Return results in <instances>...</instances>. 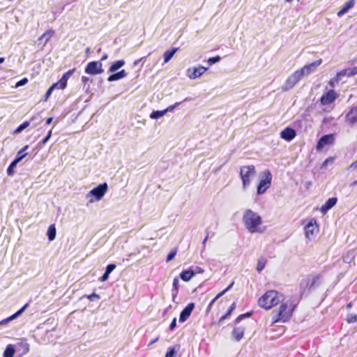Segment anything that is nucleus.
I'll return each mask as SVG.
<instances>
[{
    "mask_svg": "<svg viewBox=\"0 0 357 357\" xmlns=\"http://www.w3.org/2000/svg\"><path fill=\"white\" fill-rule=\"evenodd\" d=\"M243 222L246 229L252 234H261L266 229V227L263 226V220L261 215L252 209H246L243 212Z\"/></svg>",
    "mask_w": 357,
    "mask_h": 357,
    "instance_id": "f257e3e1",
    "label": "nucleus"
},
{
    "mask_svg": "<svg viewBox=\"0 0 357 357\" xmlns=\"http://www.w3.org/2000/svg\"><path fill=\"white\" fill-rule=\"evenodd\" d=\"M284 296L275 290L267 291L258 300V305L266 310H269L282 302Z\"/></svg>",
    "mask_w": 357,
    "mask_h": 357,
    "instance_id": "f03ea898",
    "label": "nucleus"
},
{
    "mask_svg": "<svg viewBox=\"0 0 357 357\" xmlns=\"http://www.w3.org/2000/svg\"><path fill=\"white\" fill-rule=\"evenodd\" d=\"M255 174L256 169L254 165H245L240 168V176L242 180V188L244 191L248 189Z\"/></svg>",
    "mask_w": 357,
    "mask_h": 357,
    "instance_id": "7ed1b4c3",
    "label": "nucleus"
},
{
    "mask_svg": "<svg viewBox=\"0 0 357 357\" xmlns=\"http://www.w3.org/2000/svg\"><path fill=\"white\" fill-rule=\"evenodd\" d=\"M272 174L269 170H265L259 173V183L257 188V194L263 195L271 187Z\"/></svg>",
    "mask_w": 357,
    "mask_h": 357,
    "instance_id": "20e7f679",
    "label": "nucleus"
},
{
    "mask_svg": "<svg viewBox=\"0 0 357 357\" xmlns=\"http://www.w3.org/2000/svg\"><path fill=\"white\" fill-rule=\"evenodd\" d=\"M108 190V186L106 183L98 185L97 187L93 188L86 195V198L89 199L90 203L100 201L106 194Z\"/></svg>",
    "mask_w": 357,
    "mask_h": 357,
    "instance_id": "39448f33",
    "label": "nucleus"
},
{
    "mask_svg": "<svg viewBox=\"0 0 357 357\" xmlns=\"http://www.w3.org/2000/svg\"><path fill=\"white\" fill-rule=\"evenodd\" d=\"M319 229L315 219H311L305 227V235L306 238L311 241L315 238Z\"/></svg>",
    "mask_w": 357,
    "mask_h": 357,
    "instance_id": "423d86ee",
    "label": "nucleus"
},
{
    "mask_svg": "<svg viewBox=\"0 0 357 357\" xmlns=\"http://www.w3.org/2000/svg\"><path fill=\"white\" fill-rule=\"evenodd\" d=\"M335 137L334 134H329L322 136L317 142L316 149L318 151H322L325 147L331 146L335 143Z\"/></svg>",
    "mask_w": 357,
    "mask_h": 357,
    "instance_id": "0eeeda50",
    "label": "nucleus"
},
{
    "mask_svg": "<svg viewBox=\"0 0 357 357\" xmlns=\"http://www.w3.org/2000/svg\"><path fill=\"white\" fill-rule=\"evenodd\" d=\"M207 70L208 68L204 67L202 66H199L197 67H190L187 69L186 75L190 79H195L204 75Z\"/></svg>",
    "mask_w": 357,
    "mask_h": 357,
    "instance_id": "6e6552de",
    "label": "nucleus"
},
{
    "mask_svg": "<svg viewBox=\"0 0 357 357\" xmlns=\"http://www.w3.org/2000/svg\"><path fill=\"white\" fill-rule=\"evenodd\" d=\"M102 72V65L100 61H91L85 68V73L92 75H98Z\"/></svg>",
    "mask_w": 357,
    "mask_h": 357,
    "instance_id": "1a4fd4ad",
    "label": "nucleus"
},
{
    "mask_svg": "<svg viewBox=\"0 0 357 357\" xmlns=\"http://www.w3.org/2000/svg\"><path fill=\"white\" fill-rule=\"evenodd\" d=\"M303 77L301 73L298 70L295 71L293 74L289 75L286 80L285 86L283 87L284 91H287L294 87Z\"/></svg>",
    "mask_w": 357,
    "mask_h": 357,
    "instance_id": "9d476101",
    "label": "nucleus"
},
{
    "mask_svg": "<svg viewBox=\"0 0 357 357\" xmlns=\"http://www.w3.org/2000/svg\"><path fill=\"white\" fill-rule=\"evenodd\" d=\"M322 63V59H319L314 62L310 64L305 65L302 68L299 69L298 71L301 73L303 77L307 76L311 73H314L317 68Z\"/></svg>",
    "mask_w": 357,
    "mask_h": 357,
    "instance_id": "9b49d317",
    "label": "nucleus"
},
{
    "mask_svg": "<svg viewBox=\"0 0 357 357\" xmlns=\"http://www.w3.org/2000/svg\"><path fill=\"white\" fill-rule=\"evenodd\" d=\"M345 123L349 126L357 124V105L350 107L344 117Z\"/></svg>",
    "mask_w": 357,
    "mask_h": 357,
    "instance_id": "f8f14e48",
    "label": "nucleus"
},
{
    "mask_svg": "<svg viewBox=\"0 0 357 357\" xmlns=\"http://www.w3.org/2000/svg\"><path fill=\"white\" fill-rule=\"evenodd\" d=\"M319 280L320 277L319 275H310L302 280L301 285L310 289L317 284Z\"/></svg>",
    "mask_w": 357,
    "mask_h": 357,
    "instance_id": "ddd939ff",
    "label": "nucleus"
},
{
    "mask_svg": "<svg viewBox=\"0 0 357 357\" xmlns=\"http://www.w3.org/2000/svg\"><path fill=\"white\" fill-rule=\"evenodd\" d=\"M337 96V93L334 90H329L326 93L321 96V103L323 105H328L333 102L336 99Z\"/></svg>",
    "mask_w": 357,
    "mask_h": 357,
    "instance_id": "4468645a",
    "label": "nucleus"
},
{
    "mask_svg": "<svg viewBox=\"0 0 357 357\" xmlns=\"http://www.w3.org/2000/svg\"><path fill=\"white\" fill-rule=\"evenodd\" d=\"M282 304L279 308L278 311V319H284L289 318L291 314L292 309H289L287 310L288 305L287 303L281 302Z\"/></svg>",
    "mask_w": 357,
    "mask_h": 357,
    "instance_id": "2eb2a0df",
    "label": "nucleus"
},
{
    "mask_svg": "<svg viewBox=\"0 0 357 357\" xmlns=\"http://www.w3.org/2000/svg\"><path fill=\"white\" fill-rule=\"evenodd\" d=\"M194 307L195 304L193 303H189L181 312L179 317V321L184 322L190 317Z\"/></svg>",
    "mask_w": 357,
    "mask_h": 357,
    "instance_id": "dca6fc26",
    "label": "nucleus"
},
{
    "mask_svg": "<svg viewBox=\"0 0 357 357\" xmlns=\"http://www.w3.org/2000/svg\"><path fill=\"white\" fill-rule=\"evenodd\" d=\"M295 130L290 128H286L280 133V137L287 141L292 140L295 137Z\"/></svg>",
    "mask_w": 357,
    "mask_h": 357,
    "instance_id": "f3484780",
    "label": "nucleus"
},
{
    "mask_svg": "<svg viewBox=\"0 0 357 357\" xmlns=\"http://www.w3.org/2000/svg\"><path fill=\"white\" fill-rule=\"evenodd\" d=\"M337 199L335 197L328 199L326 203L321 206V211L326 213L328 210L333 208L337 203Z\"/></svg>",
    "mask_w": 357,
    "mask_h": 357,
    "instance_id": "a211bd4d",
    "label": "nucleus"
},
{
    "mask_svg": "<svg viewBox=\"0 0 357 357\" xmlns=\"http://www.w3.org/2000/svg\"><path fill=\"white\" fill-rule=\"evenodd\" d=\"M355 1L354 0H349L347 1L341 10L337 13V15L338 17L343 16L345 13H347L349 9L352 8L354 6Z\"/></svg>",
    "mask_w": 357,
    "mask_h": 357,
    "instance_id": "6ab92c4d",
    "label": "nucleus"
},
{
    "mask_svg": "<svg viewBox=\"0 0 357 357\" xmlns=\"http://www.w3.org/2000/svg\"><path fill=\"white\" fill-rule=\"evenodd\" d=\"M245 328L242 326L236 327L232 331V335L235 340L239 341L244 335Z\"/></svg>",
    "mask_w": 357,
    "mask_h": 357,
    "instance_id": "aec40b11",
    "label": "nucleus"
},
{
    "mask_svg": "<svg viewBox=\"0 0 357 357\" xmlns=\"http://www.w3.org/2000/svg\"><path fill=\"white\" fill-rule=\"evenodd\" d=\"M27 305H28V304H26L20 310H19L16 313H15L12 316H10V317H9L3 319V320H2L0 322V324H6L8 321H10L14 320L15 319H16L17 317H19L24 311V310L26 308Z\"/></svg>",
    "mask_w": 357,
    "mask_h": 357,
    "instance_id": "412c9836",
    "label": "nucleus"
},
{
    "mask_svg": "<svg viewBox=\"0 0 357 357\" xmlns=\"http://www.w3.org/2000/svg\"><path fill=\"white\" fill-rule=\"evenodd\" d=\"M126 76H127V73L126 72L125 70H121L119 73H116L115 74H113V75H110L108 77L107 80L109 82H114V81L119 80V79H121L122 78H124Z\"/></svg>",
    "mask_w": 357,
    "mask_h": 357,
    "instance_id": "4be33fe9",
    "label": "nucleus"
},
{
    "mask_svg": "<svg viewBox=\"0 0 357 357\" xmlns=\"http://www.w3.org/2000/svg\"><path fill=\"white\" fill-rule=\"evenodd\" d=\"M195 275V272L191 270L183 271L180 274V278L185 282H188Z\"/></svg>",
    "mask_w": 357,
    "mask_h": 357,
    "instance_id": "5701e85b",
    "label": "nucleus"
},
{
    "mask_svg": "<svg viewBox=\"0 0 357 357\" xmlns=\"http://www.w3.org/2000/svg\"><path fill=\"white\" fill-rule=\"evenodd\" d=\"M28 148L29 146L26 145L21 150H20L17 152L16 158L14 160L19 163L27 155L26 151L28 149Z\"/></svg>",
    "mask_w": 357,
    "mask_h": 357,
    "instance_id": "b1692460",
    "label": "nucleus"
},
{
    "mask_svg": "<svg viewBox=\"0 0 357 357\" xmlns=\"http://www.w3.org/2000/svg\"><path fill=\"white\" fill-rule=\"evenodd\" d=\"M15 353V349L14 346L13 344H8L3 352V357H13Z\"/></svg>",
    "mask_w": 357,
    "mask_h": 357,
    "instance_id": "393cba45",
    "label": "nucleus"
},
{
    "mask_svg": "<svg viewBox=\"0 0 357 357\" xmlns=\"http://www.w3.org/2000/svg\"><path fill=\"white\" fill-rule=\"evenodd\" d=\"M125 65L123 60H119L112 63L109 68L110 72H115Z\"/></svg>",
    "mask_w": 357,
    "mask_h": 357,
    "instance_id": "a878e982",
    "label": "nucleus"
},
{
    "mask_svg": "<svg viewBox=\"0 0 357 357\" xmlns=\"http://www.w3.org/2000/svg\"><path fill=\"white\" fill-rule=\"evenodd\" d=\"M267 259L264 257H260L258 259L257 265L256 269L257 271L261 272L266 266Z\"/></svg>",
    "mask_w": 357,
    "mask_h": 357,
    "instance_id": "bb28decb",
    "label": "nucleus"
},
{
    "mask_svg": "<svg viewBox=\"0 0 357 357\" xmlns=\"http://www.w3.org/2000/svg\"><path fill=\"white\" fill-rule=\"evenodd\" d=\"M47 235L50 241H53L56 236V228L54 225H51L47 229Z\"/></svg>",
    "mask_w": 357,
    "mask_h": 357,
    "instance_id": "cd10ccee",
    "label": "nucleus"
},
{
    "mask_svg": "<svg viewBox=\"0 0 357 357\" xmlns=\"http://www.w3.org/2000/svg\"><path fill=\"white\" fill-rule=\"evenodd\" d=\"M177 51L176 48H174L172 51H166L164 53V61L165 63H167L170 61V59L173 57L176 52Z\"/></svg>",
    "mask_w": 357,
    "mask_h": 357,
    "instance_id": "c85d7f7f",
    "label": "nucleus"
},
{
    "mask_svg": "<svg viewBox=\"0 0 357 357\" xmlns=\"http://www.w3.org/2000/svg\"><path fill=\"white\" fill-rule=\"evenodd\" d=\"M356 252L354 250L349 251L344 257V261L346 263H351V261L355 259Z\"/></svg>",
    "mask_w": 357,
    "mask_h": 357,
    "instance_id": "c756f323",
    "label": "nucleus"
},
{
    "mask_svg": "<svg viewBox=\"0 0 357 357\" xmlns=\"http://www.w3.org/2000/svg\"><path fill=\"white\" fill-rule=\"evenodd\" d=\"M165 114V112L164 110L162 111H154L150 114V118L152 119H157Z\"/></svg>",
    "mask_w": 357,
    "mask_h": 357,
    "instance_id": "7c9ffc66",
    "label": "nucleus"
},
{
    "mask_svg": "<svg viewBox=\"0 0 357 357\" xmlns=\"http://www.w3.org/2000/svg\"><path fill=\"white\" fill-rule=\"evenodd\" d=\"M179 287V280L177 278H175L173 280V300H174V298L176 297V295L177 294L178 289Z\"/></svg>",
    "mask_w": 357,
    "mask_h": 357,
    "instance_id": "2f4dec72",
    "label": "nucleus"
},
{
    "mask_svg": "<svg viewBox=\"0 0 357 357\" xmlns=\"http://www.w3.org/2000/svg\"><path fill=\"white\" fill-rule=\"evenodd\" d=\"M53 32L48 31L44 33L39 38L38 40L42 41L43 39L45 40V43H46L50 38L52 36Z\"/></svg>",
    "mask_w": 357,
    "mask_h": 357,
    "instance_id": "473e14b6",
    "label": "nucleus"
},
{
    "mask_svg": "<svg viewBox=\"0 0 357 357\" xmlns=\"http://www.w3.org/2000/svg\"><path fill=\"white\" fill-rule=\"evenodd\" d=\"M29 123L28 121L24 122L15 130H14L13 134L17 135V134L20 133L22 130H24L25 128L29 127Z\"/></svg>",
    "mask_w": 357,
    "mask_h": 357,
    "instance_id": "72a5a7b5",
    "label": "nucleus"
},
{
    "mask_svg": "<svg viewBox=\"0 0 357 357\" xmlns=\"http://www.w3.org/2000/svg\"><path fill=\"white\" fill-rule=\"evenodd\" d=\"M342 79V78L338 76L337 73L336 74V75L331 78V80L329 81L328 82V84L331 86V87H334L335 86V84H338V82Z\"/></svg>",
    "mask_w": 357,
    "mask_h": 357,
    "instance_id": "f704fd0d",
    "label": "nucleus"
},
{
    "mask_svg": "<svg viewBox=\"0 0 357 357\" xmlns=\"http://www.w3.org/2000/svg\"><path fill=\"white\" fill-rule=\"evenodd\" d=\"M17 164L18 163L15 160H13L9 165L7 169V173L9 176H13L14 174V168L16 167Z\"/></svg>",
    "mask_w": 357,
    "mask_h": 357,
    "instance_id": "c9c22d12",
    "label": "nucleus"
},
{
    "mask_svg": "<svg viewBox=\"0 0 357 357\" xmlns=\"http://www.w3.org/2000/svg\"><path fill=\"white\" fill-rule=\"evenodd\" d=\"M66 84L60 79L58 82L54 84L52 86L54 89H64L66 87Z\"/></svg>",
    "mask_w": 357,
    "mask_h": 357,
    "instance_id": "e433bc0d",
    "label": "nucleus"
},
{
    "mask_svg": "<svg viewBox=\"0 0 357 357\" xmlns=\"http://www.w3.org/2000/svg\"><path fill=\"white\" fill-rule=\"evenodd\" d=\"M337 73L341 78L343 77H351L349 68L342 70Z\"/></svg>",
    "mask_w": 357,
    "mask_h": 357,
    "instance_id": "4c0bfd02",
    "label": "nucleus"
},
{
    "mask_svg": "<svg viewBox=\"0 0 357 357\" xmlns=\"http://www.w3.org/2000/svg\"><path fill=\"white\" fill-rule=\"evenodd\" d=\"M176 354V350L175 347L169 348L168 351L167 352L165 357H175Z\"/></svg>",
    "mask_w": 357,
    "mask_h": 357,
    "instance_id": "58836bf2",
    "label": "nucleus"
},
{
    "mask_svg": "<svg viewBox=\"0 0 357 357\" xmlns=\"http://www.w3.org/2000/svg\"><path fill=\"white\" fill-rule=\"evenodd\" d=\"M221 59L220 56H214V57H211L208 59L207 62L210 64V65H212L213 63H215L218 61H220Z\"/></svg>",
    "mask_w": 357,
    "mask_h": 357,
    "instance_id": "ea45409f",
    "label": "nucleus"
},
{
    "mask_svg": "<svg viewBox=\"0 0 357 357\" xmlns=\"http://www.w3.org/2000/svg\"><path fill=\"white\" fill-rule=\"evenodd\" d=\"M235 307H236L235 303H232L228 312L220 318V321L225 319L231 313V312L235 309Z\"/></svg>",
    "mask_w": 357,
    "mask_h": 357,
    "instance_id": "a19ab883",
    "label": "nucleus"
},
{
    "mask_svg": "<svg viewBox=\"0 0 357 357\" xmlns=\"http://www.w3.org/2000/svg\"><path fill=\"white\" fill-rule=\"evenodd\" d=\"M357 317L356 314H350L347 316V321L348 323H354L356 321Z\"/></svg>",
    "mask_w": 357,
    "mask_h": 357,
    "instance_id": "79ce46f5",
    "label": "nucleus"
},
{
    "mask_svg": "<svg viewBox=\"0 0 357 357\" xmlns=\"http://www.w3.org/2000/svg\"><path fill=\"white\" fill-rule=\"evenodd\" d=\"M87 298L91 301H93L95 299H100V296L96 293H93L90 295L86 296Z\"/></svg>",
    "mask_w": 357,
    "mask_h": 357,
    "instance_id": "37998d69",
    "label": "nucleus"
},
{
    "mask_svg": "<svg viewBox=\"0 0 357 357\" xmlns=\"http://www.w3.org/2000/svg\"><path fill=\"white\" fill-rule=\"evenodd\" d=\"M333 160H334L333 158H332V157L328 158L327 159L325 160V161L321 165V168H326L327 167V165L329 162H333Z\"/></svg>",
    "mask_w": 357,
    "mask_h": 357,
    "instance_id": "c03bdc74",
    "label": "nucleus"
},
{
    "mask_svg": "<svg viewBox=\"0 0 357 357\" xmlns=\"http://www.w3.org/2000/svg\"><path fill=\"white\" fill-rule=\"evenodd\" d=\"M28 82V79L26 78H24L22 80L19 81L16 83L15 87H20L25 85Z\"/></svg>",
    "mask_w": 357,
    "mask_h": 357,
    "instance_id": "a18cd8bd",
    "label": "nucleus"
},
{
    "mask_svg": "<svg viewBox=\"0 0 357 357\" xmlns=\"http://www.w3.org/2000/svg\"><path fill=\"white\" fill-rule=\"evenodd\" d=\"M178 105H179V102H176L174 105L169 106L167 108L164 109V111L165 112V114L169 112H172L174 109V108L176 106H178Z\"/></svg>",
    "mask_w": 357,
    "mask_h": 357,
    "instance_id": "49530a36",
    "label": "nucleus"
},
{
    "mask_svg": "<svg viewBox=\"0 0 357 357\" xmlns=\"http://www.w3.org/2000/svg\"><path fill=\"white\" fill-rule=\"evenodd\" d=\"M176 254V250H172L171 251V252L168 255L167 257V261H171L172 259H174V257H175Z\"/></svg>",
    "mask_w": 357,
    "mask_h": 357,
    "instance_id": "de8ad7c7",
    "label": "nucleus"
},
{
    "mask_svg": "<svg viewBox=\"0 0 357 357\" xmlns=\"http://www.w3.org/2000/svg\"><path fill=\"white\" fill-rule=\"evenodd\" d=\"M51 135H52V130H50L47 135V136L45 137V138H44V139L40 142V145L41 144H45L49 139L51 137Z\"/></svg>",
    "mask_w": 357,
    "mask_h": 357,
    "instance_id": "09e8293b",
    "label": "nucleus"
},
{
    "mask_svg": "<svg viewBox=\"0 0 357 357\" xmlns=\"http://www.w3.org/2000/svg\"><path fill=\"white\" fill-rule=\"evenodd\" d=\"M114 264H109L107 266L105 272L110 274V273L115 268Z\"/></svg>",
    "mask_w": 357,
    "mask_h": 357,
    "instance_id": "8fccbe9b",
    "label": "nucleus"
},
{
    "mask_svg": "<svg viewBox=\"0 0 357 357\" xmlns=\"http://www.w3.org/2000/svg\"><path fill=\"white\" fill-rule=\"evenodd\" d=\"M250 316V313H246V314H241L240 316H238L236 319V322H239L244 317H248Z\"/></svg>",
    "mask_w": 357,
    "mask_h": 357,
    "instance_id": "3c124183",
    "label": "nucleus"
},
{
    "mask_svg": "<svg viewBox=\"0 0 357 357\" xmlns=\"http://www.w3.org/2000/svg\"><path fill=\"white\" fill-rule=\"evenodd\" d=\"M54 90V88L52 86H50V88L47 90L46 94H45V100H47V98L50 97L51 93H52V91Z\"/></svg>",
    "mask_w": 357,
    "mask_h": 357,
    "instance_id": "603ef678",
    "label": "nucleus"
},
{
    "mask_svg": "<svg viewBox=\"0 0 357 357\" xmlns=\"http://www.w3.org/2000/svg\"><path fill=\"white\" fill-rule=\"evenodd\" d=\"M349 70L351 76H353V75L357 74V66L354 67L352 68H349Z\"/></svg>",
    "mask_w": 357,
    "mask_h": 357,
    "instance_id": "864d4df0",
    "label": "nucleus"
},
{
    "mask_svg": "<svg viewBox=\"0 0 357 357\" xmlns=\"http://www.w3.org/2000/svg\"><path fill=\"white\" fill-rule=\"evenodd\" d=\"M227 291V289H225L222 291L220 292L215 298L214 301H217L219 298L222 296Z\"/></svg>",
    "mask_w": 357,
    "mask_h": 357,
    "instance_id": "5fc2aeb1",
    "label": "nucleus"
},
{
    "mask_svg": "<svg viewBox=\"0 0 357 357\" xmlns=\"http://www.w3.org/2000/svg\"><path fill=\"white\" fill-rule=\"evenodd\" d=\"M227 291V289H225L222 291L220 292L215 298L214 301H217L219 298L222 296Z\"/></svg>",
    "mask_w": 357,
    "mask_h": 357,
    "instance_id": "6e6d98bb",
    "label": "nucleus"
},
{
    "mask_svg": "<svg viewBox=\"0 0 357 357\" xmlns=\"http://www.w3.org/2000/svg\"><path fill=\"white\" fill-rule=\"evenodd\" d=\"M109 275V273H106V272H105V273L103 274V275L100 278V280L101 282H105V281H106V280L108 279Z\"/></svg>",
    "mask_w": 357,
    "mask_h": 357,
    "instance_id": "4d7b16f0",
    "label": "nucleus"
},
{
    "mask_svg": "<svg viewBox=\"0 0 357 357\" xmlns=\"http://www.w3.org/2000/svg\"><path fill=\"white\" fill-rule=\"evenodd\" d=\"M176 318H174V319L172 320V323H171V324H170V326H169V329H170V330H173V329L175 328V326H176Z\"/></svg>",
    "mask_w": 357,
    "mask_h": 357,
    "instance_id": "13d9d810",
    "label": "nucleus"
},
{
    "mask_svg": "<svg viewBox=\"0 0 357 357\" xmlns=\"http://www.w3.org/2000/svg\"><path fill=\"white\" fill-rule=\"evenodd\" d=\"M70 78V77L67 76L66 74H64L62 77L61 78V79L62 81H63L66 84H67V82L68 80V79Z\"/></svg>",
    "mask_w": 357,
    "mask_h": 357,
    "instance_id": "bf43d9fd",
    "label": "nucleus"
},
{
    "mask_svg": "<svg viewBox=\"0 0 357 357\" xmlns=\"http://www.w3.org/2000/svg\"><path fill=\"white\" fill-rule=\"evenodd\" d=\"M349 168L353 169H357V160L351 163Z\"/></svg>",
    "mask_w": 357,
    "mask_h": 357,
    "instance_id": "052dcab7",
    "label": "nucleus"
},
{
    "mask_svg": "<svg viewBox=\"0 0 357 357\" xmlns=\"http://www.w3.org/2000/svg\"><path fill=\"white\" fill-rule=\"evenodd\" d=\"M75 71V69L70 70L68 72H66L65 74H66L67 76L70 77Z\"/></svg>",
    "mask_w": 357,
    "mask_h": 357,
    "instance_id": "680f3d73",
    "label": "nucleus"
},
{
    "mask_svg": "<svg viewBox=\"0 0 357 357\" xmlns=\"http://www.w3.org/2000/svg\"><path fill=\"white\" fill-rule=\"evenodd\" d=\"M215 301H214V298L211 301V302L209 303V305L208 306V309H207L208 311H209L211 310V308L212 307L213 305L214 304V303Z\"/></svg>",
    "mask_w": 357,
    "mask_h": 357,
    "instance_id": "e2e57ef3",
    "label": "nucleus"
},
{
    "mask_svg": "<svg viewBox=\"0 0 357 357\" xmlns=\"http://www.w3.org/2000/svg\"><path fill=\"white\" fill-rule=\"evenodd\" d=\"M88 80H89V78H88V77H85V76H83V77H82V82H84V83H86Z\"/></svg>",
    "mask_w": 357,
    "mask_h": 357,
    "instance_id": "0e129e2a",
    "label": "nucleus"
},
{
    "mask_svg": "<svg viewBox=\"0 0 357 357\" xmlns=\"http://www.w3.org/2000/svg\"><path fill=\"white\" fill-rule=\"evenodd\" d=\"M52 120H53V118H52V117H50V118H48V119H47V121H46L47 124H50V123H52Z\"/></svg>",
    "mask_w": 357,
    "mask_h": 357,
    "instance_id": "69168bd1",
    "label": "nucleus"
},
{
    "mask_svg": "<svg viewBox=\"0 0 357 357\" xmlns=\"http://www.w3.org/2000/svg\"><path fill=\"white\" fill-rule=\"evenodd\" d=\"M234 284V282H232L229 285H228V287L225 289H227V291H229L232 287Z\"/></svg>",
    "mask_w": 357,
    "mask_h": 357,
    "instance_id": "338daca9",
    "label": "nucleus"
},
{
    "mask_svg": "<svg viewBox=\"0 0 357 357\" xmlns=\"http://www.w3.org/2000/svg\"><path fill=\"white\" fill-rule=\"evenodd\" d=\"M356 185H357V180H356V181H354V182H352V183L350 184V186H351V187H354V186H356Z\"/></svg>",
    "mask_w": 357,
    "mask_h": 357,
    "instance_id": "774afa93",
    "label": "nucleus"
}]
</instances>
